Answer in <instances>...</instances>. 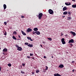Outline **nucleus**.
Here are the masks:
<instances>
[{
    "mask_svg": "<svg viewBox=\"0 0 76 76\" xmlns=\"http://www.w3.org/2000/svg\"><path fill=\"white\" fill-rule=\"evenodd\" d=\"M63 34L61 33V36H63Z\"/></svg>",
    "mask_w": 76,
    "mask_h": 76,
    "instance_id": "obj_48",
    "label": "nucleus"
},
{
    "mask_svg": "<svg viewBox=\"0 0 76 76\" xmlns=\"http://www.w3.org/2000/svg\"><path fill=\"white\" fill-rule=\"evenodd\" d=\"M1 68L0 67V72L1 71Z\"/></svg>",
    "mask_w": 76,
    "mask_h": 76,
    "instance_id": "obj_43",
    "label": "nucleus"
},
{
    "mask_svg": "<svg viewBox=\"0 0 76 76\" xmlns=\"http://www.w3.org/2000/svg\"><path fill=\"white\" fill-rule=\"evenodd\" d=\"M52 58H53V56H52Z\"/></svg>",
    "mask_w": 76,
    "mask_h": 76,
    "instance_id": "obj_52",
    "label": "nucleus"
},
{
    "mask_svg": "<svg viewBox=\"0 0 76 76\" xmlns=\"http://www.w3.org/2000/svg\"><path fill=\"white\" fill-rule=\"evenodd\" d=\"M65 4L66 5V6H69V5H71V3H66Z\"/></svg>",
    "mask_w": 76,
    "mask_h": 76,
    "instance_id": "obj_15",
    "label": "nucleus"
},
{
    "mask_svg": "<svg viewBox=\"0 0 76 76\" xmlns=\"http://www.w3.org/2000/svg\"><path fill=\"white\" fill-rule=\"evenodd\" d=\"M4 35L5 36H6L7 35V33L6 31H5V32H4Z\"/></svg>",
    "mask_w": 76,
    "mask_h": 76,
    "instance_id": "obj_25",
    "label": "nucleus"
},
{
    "mask_svg": "<svg viewBox=\"0 0 76 76\" xmlns=\"http://www.w3.org/2000/svg\"><path fill=\"white\" fill-rule=\"evenodd\" d=\"M72 1H75V0H72Z\"/></svg>",
    "mask_w": 76,
    "mask_h": 76,
    "instance_id": "obj_44",
    "label": "nucleus"
},
{
    "mask_svg": "<svg viewBox=\"0 0 76 76\" xmlns=\"http://www.w3.org/2000/svg\"><path fill=\"white\" fill-rule=\"evenodd\" d=\"M33 55V54H32V53H30V56H32Z\"/></svg>",
    "mask_w": 76,
    "mask_h": 76,
    "instance_id": "obj_33",
    "label": "nucleus"
},
{
    "mask_svg": "<svg viewBox=\"0 0 76 76\" xmlns=\"http://www.w3.org/2000/svg\"><path fill=\"white\" fill-rule=\"evenodd\" d=\"M37 17H38V15H37Z\"/></svg>",
    "mask_w": 76,
    "mask_h": 76,
    "instance_id": "obj_53",
    "label": "nucleus"
},
{
    "mask_svg": "<svg viewBox=\"0 0 76 76\" xmlns=\"http://www.w3.org/2000/svg\"><path fill=\"white\" fill-rule=\"evenodd\" d=\"M27 39L28 40H30L31 39V37H27Z\"/></svg>",
    "mask_w": 76,
    "mask_h": 76,
    "instance_id": "obj_23",
    "label": "nucleus"
},
{
    "mask_svg": "<svg viewBox=\"0 0 76 76\" xmlns=\"http://www.w3.org/2000/svg\"><path fill=\"white\" fill-rule=\"evenodd\" d=\"M32 75H34V73L33 72H32Z\"/></svg>",
    "mask_w": 76,
    "mask_h": 76,
    "instance_id": "obj_40",
    "label": "nucleus"
},
{
    "mask_svg": "<svg viewBox=\"0 0 76 76\" xmlns=\"http://www.w3.org/2000/svg\"><path fill=\"white\" fill-rule=\"evenodd\" d=\"M17 50L19 51H21L22 50V48L21 47H19L17 48Z\"/></svg>",
    "mask_w": 76,
    "mask_h": 76,
    "instance_id": "obj_7",
    "label": "nucleus"
},
{
    "mask_svg": "<svg viewBox=\"0 0 76 76\" xmlns=\"http://www.w3.org/2000/svg\"><path fill=\"white\" fill-rule=\"evenodd\" d=\"M65 17V16H63V17L64 18Z\"/></svg>",
    "mask_w": 76,
    "mask_h": 76,
    "instance_id": "obj_49",
    "label": "nucleus"
},
{
    "mask_svg": "<svg viewBox=\"0 0 76 76\" xmlns=\"http://www.w3.org/2000/svg\"><path fill=\"white\" fill-rule=\"evenodd\" d=\"M67 7H64L63 8V11H65V10H67Z\"/></svg>",
    "mask_w": 76,
    "mask_h": 76,
    "instance_id": "obj_13",
    "label": "nucleus"
},
{
    "mask_svg": "<svg viewBox=\"0 0 76 76\" xmlns=\"http://www.w3.org/2000/svg\"><path fill=\"white\" fill-rule=\"evenodd\" d=\"M42 13H40L38 15V18L39 20H40L42 18Z\"/></svg>",
    "mask_w": 76,
    "mask_h": 76,
    "instance_id": "obj_1",
    "label": "nucleus"
},
{
    "mask_svg": "<svg viewBox=\"0 0 76 76\" xmlns=\"http://www.w3.org/2000/svg\"><path fill=\"white\" fill-rule=\"evenodd\" d=\"M8 50L6 48H4L3 50V52H7Z\"/></svg>",
    "mask_w": 76,
    "mask_h": 76,
    "instance_id": "obj_6",
    "label": "nucleus"
},
{
    "mask_svg": "<svg viewBox=\"0 0 76 76\" xmlns=\"http://www.w3.org/2000/svg\"><path fill=\"white\" fill-rule=\"evenodd\" d=\"M21 31L23 35L24 36H26V34L25 32H24L23 31H22V30H21Z\"/></svg>",
    "mask_w": 76,
    "mask_h": 76,
    "instance_id": "obj_11",
    "label": "nucleus"
},
{
    "mask_svg": "<svg viewBox=\"0 0 76 76\" xmlns=\"http://www.w3.org/2000/svg\"><path fill=\"white\" fill-rule=\"evenodd\" d=\"M25 45H28V43L27 42H25Z\"/></svg>",
    "mask_w": 76,
    "mask_h": 76,
    "instance_id": "obj_28",
    "label": "nucleus"
},
{
    "mask_svg": "<svg viewBox=\"0 0 76 76\" xmlns=\"http://www.w3.org/2000/svg\"><path fill=\"white\" fill-rule=\"evenodd\" d=\"M21 18H24V16H22V15H21Z\"/></svg>",
    "mask_w": 76,
    "mask_h": 76,
    "instance_id": "obj_30",
    "label": "nucleus"
},
{
    "mask_svg": "<svg viewBox=\"0 0 76 76\" xmlns=\"http://www.w3.org/2000/svg\"><path fill=\"white\" fill-rule=\"evenodd\" d=\"M27 58H28L30 59V56H27Z\"/></svg>",
    "mask_w": 76,
    "mask_h": 76,
    "instance_id": "obj_36",
    "label": "nucleus"
},
{
    "mask_svg": "<svg viewBox=\"0 0 76 76\" xmlns=\"http://www.w3.org/2000/svg\"><path fill=\"white\" fill-rule=\"evenodd\" d=\"M44 58H46V57L45 56H44Z\"/></svg>",
    "mask_w": 76,
    "mask_h": 76,
    "instance_id": "obj_39",
    "label": "nucleus"
},
{
    "mask_svg": "<svg viewBox=\"0 0 76 76\" xmlns=\"http://www.w3.org/2000/svg\"><path fill=\"white\" fill-rule=\"evenodd\" d=\"M30 40H31V41H33V40H32V39H30Z\"/></svg>",
    "mask_w": 76,
    "mask_h": 76,
    "instance_id": "obj_41",
    "label": "nucleus"
},
{
    "mask_svg": "<svg viewBox=\"0 0 76 76\" xmlns=\"http://www.w3.org/2000/svg\"><path fill=\"white\" fill-rule=\"evenodd\" d=\"M36 31L34 32V31H33V34H35V33L36 34Z\"/></svg>",
    "mask_w": 76,
    "mask_h": 76,
    "instance_id": "obj_31",
    "label": "nucleus"
},
{
    "mask_svg": "<svg viewBox=\"0 0 76 76\" xmlns=\"http://www.w3.org/2000/svg\"><path fill=\"white\" fill-rule=\"evenodd\" d=\"M70 33L72 34L74 36H75L76 35V34L75 32L72 31H70Z\"/></svg>",
    "mask_w": 76,
    "mask_h": 76,
    "instance_id": "obj_8",
    "label": "nucleus"
},
{
    "mask_svg": "<svg viewBox=\"0 0 76 76\" xmlns=\"http://www.w3.org/2000/svg\"><path fill=\"white\" fill-rule=\"evenodd\" d=\"M48 12L50 15H52L53 13V11L51 9H49L48 10Z\"/></svg>",
    "mask_w": 76,
    "mask_h": 76,
    "instance_id": "obj_2",
    "label": "nucleus"
},
{
    "mask_svg": "<svg viewBox=\"0 0 76 76\" xmlns=\"http://www.w3.org/2000/svg\"><path fill=\"white\" fill-rule=\"evenodd\" d=\"M67 36V35H65V36H66V37Z\"/></svg>",
    "mask_w": 76,
    "mask_h": 76,
    "instance_id": "obj_54",
    "label": "nucleus"
},
{
    "mask_svg": "<svg viewBox=\"0 0 76 76\" xmlns=\"http://www.w3.org/2000/svg\"><path fill=\"white\" fill-rule=\"evenodd\" d=\"M48 39L50 40V41L52 40V39L51 38H48Z\"/></svg>",
    "mask_w": 76,
    "mask_h": 76,
    "instance_id": "obj_27",
    "label": "nucleus"
},
{
    "mask_svg": "<svg viewBox=\"0 0 76 76\" xmlns=\"http://www.w3.org/2000/svg\"><path fill=\"white\" fill-rule=\"evenodd\" d=\"M72 63H74V61H73L72 62Z\"/></svg>",
    "mask_w": 76,
    "mask_h": 76,
    "instance_id": "obj_42",
    "label": "nucleus"
},
{
    "mask_svg": "<svg viewBox=\"0 0 76 76\" xmlns=\"http://www.w3.org/2000/svg\"><path fill=\"white\" fill-rule=\"evenodd\" d=\"M68 13L69 15H71V12H68Z\"/></svg>",
    "mask_w": 76,
    "mask_h": 76,
    "instance_id": "obj_34",
    "label": "nucleus"
},
{
    "mask_svg": "<svg viewBox=\"0 0 76 76\" xmlns=\"http://www.w3.org/2000/svg\"><path fill=\"white\" fill-rule=\"evenodd\" d=\"M12 38L13 39H15V40H16V38L15 37V36H13V37H12Z\"/></svg>",
    "mask_w": 76,
    "mask_h": 76,
    "instance_id": "obj_22",
    "label": "nucleus"
},
{
    "mask_svg": "<svg viewBox=\"0 0 76 76\" xmlns=\"http://www.w3.org/2000/svg\"><path fill=\"white\" fill-rule=\"evenodd\" d=\"M40 34V33L39 31H37L36 32V34L37 35H39Z\"/></svg>",
    "mask_w": 76,
    "mask_h": 76,
    "instance_id": "obj_12",
    "label": "nucleus"
},
{
    "mask_svg": "<svg viewBox=\"0 0 76 76\" xmlns=\"http://www.w3.org/2000/svg\"><path fill=\"white\" fill-rule=\"evenodd\" d=\"M46 68L45 69L46 71V70H48V67L47 66H46Z\"/></svg>",
    "mask_w": 76,
    "mask_h": 76,
    "instance_id": "obj_29",
    "label": "nucleus"
},
{
    "mask_svg": "<svg viewBox=\"0 0 76 76\" xmlns=\"http://www.w3.org/2000/svg\"><path fill=\"white\" fill-rule=\"evenodd\" d=\"M4 24L5 25H6L7 24V23L6 22H4Z\"/></svg>",
    "mask_w": 76,
    "mask_h": 76,
    "instance_id": "obj_32",
    "label": "nucleus"
},
{
    "mask_svg": "<svg viewBox=\"0 0 76 76\" xmlns=\"http://www.w3.org/2000/svg\"><path fill=\"white\" fill-rule=\"evenodd\" d=\"M72 7L73 8H75L76 7V4L72 5Z\"/></svg>",
    "mask_w": 76,
    "mask_h": 76,
    "instance_id": "obj_19",
    "label": "nucleus"
},
{
    "mask_svg": "<svg viewBox=\"0 0 76 76\" xmlns=\"http://www.w3.org/2000/svg\"><path fill=\"white\" fill-rule=\"evenodd\" d=\"M1 50V48H0V50Z\"/></svg>",
    "mask_w": 76,
    "mask_h": 76,
    "instance_id": "obj_56",
    "label": "nucleus"
},
{
    "mask_svg": "<svg viewBox=\"0 0 76 76\" xmlns=\"http://www.w3.org/2000/svg\"><path fill=\"white\" fill-rule=\"evenodd\" d=\"M7 65L9 67H11V64H7Z\"/></svg>",
    "mask_w": 76,
    "mask_h": 76,
    "instance_id": "obj_24",
    "label": "nucleus"
},
{
    "mask_svg": "<svg viewBox=\"0 0 76 76\" xmlns=\"http://www.w3.org/2000/svg\"><path fill=\"white\" fill-rule=\"evenodd\" d=\"M22 65L24 66H25V64H22Z\"/></svg>",
    "mask_w": 76,
    "mask_h": 76,
    "instance_id": "obj_37",
    "label": "nucleus"
},
{
    "mask_svg": "<svg viewBox=\"0 0 76 76\" xmlns=\"http://www.w3.org/2000/svg\"><path fill=\"white\" fill-rule=\"evenodd\" d=\"M38 30V29L37 28H34V31H37Z\"/></svg>",
    "mask_w": 76,
    "mask_h": 76,
    "instance_id": "obj_16",
    "label": "nucleus"
},
{
    "mask_svg": "<svg viewBox=\"0 0 76 76\" xmlns=\"http://www.w3.org/2000/svg\"><path fill=\"white\" fill-rule=\"evenodd\" d=\"M61 42H62V43L64 45L66 44V42L64 41V39L63 38H62L61 39Z\"/></svg>",
    "mask_w": 76,
    "mask_h": 76,
    "instance_id": "obj_4",
    "label": "nucleus"
},
{
    "mask_svg": "<svg viewBox=\"0 0 76 76\" xmlns=\"http://www.w3.org/2000/svg\"><path fill=\"white\" fill-rule=\"evenodd\" d=\"M39 71L38 70H36V73H39Z\"/></svg>",
    "mask_w": 76,
    "mask_h": 76,
    "instance_id": "obj_26",
    "label": "nucleus"
},
{
    "mask_svg": "<svg viewBox=\"0 0 76 76\" xmlns=\"http://www.w3.org/2000/svg\"><path fill=\"white\" fill-rule=\"evenodd\" d=\"M18 37L20 38V35H18Z\"/></svg>",
    "mask_w": 76,
    "mask_h": 76,
    "instance_id": "obj_45",
    "label": "nucleus"
},
{
    "mask_svg": "<svg viewBox=\"0 0 76 76\" xmlns=\"http://www.w3.org/2000/svg\"><path fill=\"white\" fill-rule=\"evenodd\" d=\"M13 34H14V35H16V34H17L16 32L15 31H13Z\"/></svg>",
    "mask_w": 76,
    "mask_h": 76,
    "instance_id": "obj_21",
    "label": "nucleus"
},
{
    "mask_svg": "<svg viewBox=\"0 0 76 76\" xmlns=\"http://www.w3.org/2000/svg\"><path fill=\"white\" fill-rule=\"evenodd\" d=\"M72 19V18L69 17H68L67 18V20H71Z\"/></svg>",
    "mask_w": 76,
    "mask_h": 76,
    "instance_id": "obj_20",
    "label": "nucleus"
},
{
    "mask_svg": "<svg viewBox=\"0 0 76 76\" xmlns=\"http://www.w3.org/2000/svg\"><path fill=\"white\" fill-rule=\"evenodd\" d=\"M3 6H4V10L6 9L7 7L6 5V4H4Z\"/></svg>",
    "mask_w": 76,
    "mask_h": 76,
    "instance_id": "obj_18",
    "label": "nucleus"
},
{
    "mask_svg": "<svg viewBox=\"0 0 76 76\" xmlns=\"http://www.w3.org/2000/svg\"><path fill=\"white\" fill-rule=\"evenodd\" d=\"M75 71L74 69L73 70H72V72H74V71Z\"/></svg>",
    "mask_w": 76,
    "mask_h": 76,
    "instance_id": "obj_47",
    "label": "nucleus"
},
{
    "mask_svg": "<svg viewBox=\"0 0 76 76\" xmlns=\"http://www.w3.org/2000/svg\"><path fill=\"white\" fill-rule=\"evenodd\" d=\"M32 31V29L30 28H28L26 30V32L27 33L31 32Z\"/></svg>",
    "mask_w": 76,
    "mask_h": 76,
    "instance_id": "obj_3",
    "label": "nucleus"
},
{
    "mask_svg": "<svg viewBox=\"0 0 76 76\" xmlns=\"http://www.w3.org/2000/svg\"><path fill=\"white\" fill-rule=\"evenodd\" d=\"M16 48H18L19 47L18 46V45H16Z\"/></svg>",
    "mask_w": 76,
    "mask_h": 76,
    "instance_id": "obj_35",
    "label": "nucleus"
},
{
    "mask_svg": "<svg viewBox=\"0 0 76 76\" xmlns=\"http://www.w3.org/2000/svg\"><path fill=\"white\" fill-rule=\"evenodd\" d=\"M68 12L67 11H65L63 13L64 15H66L67 14Z\"/></svg>",
    "mask_w": 76,
    "mask_h": 76,
    "instance_id": "obj_17",
    "label": "nucleus"
},
{
    "mask_svg": "<svg viewBox=\"0 0 76 76\" xmlns=\"http://www.w3.org/2000/svg\"><path fill=\"white\" fill-rule=\"evenodd\" d=\"M34 59V57L32 58V59H33V60Z\"/></svg>",
    "mask_w": 76,
    "mask_h": 76,
    "instance_id": "obj_46",
    "label": "nucleus"
},
{
    "mask_svg": "<svg viewBox=\"0 0 76 76\" xmlns=\"http://www.w3.org/2000/svg\"><path fill=\"white\" fill-rule=\"evenodd\" d=\"M21 73H22V74H24V72H23L22 71H21Z\"/></svg>",
    "mask_w": 76,
    "mask_h": 76,
    "instance_id": "obj_38",
    "label": "nucleus"
},
{
    "mask_svg": "<svg viewBox=\"0 0 76 76\" xmlns=\"http://www.w3.org/2000/svg\"><path fill=\"white\" fill-rule=\"evenodd\" d=\"M41 46L42 47V45H41Z\"/></svg>",
    "mask_w": 76,
    "mask_h": 76,
    "instance_id": "obj_51",
    "label": "nucleus"
},
{
    "mask_svg": "<svg viewBox=\"0 0 76 76\" xmlns=\"http://www.w3.org/2000/svg\"><path fill=\"white\" fill-rule=\"evenodd\" d=\"M74 43V41L73 39H72L71 40H69V43Z\"/></svg>",
    "mask_w": 76,
    "mask_h": 76,
    "instance_id": "obj_5",
    "label": "nucleus"
},
{
    "mask_svg": "<svg viewBox=\"0 0 76 76\" xmlns=\"http://www.w3.org/2000/svg\"><path fill=\"white\" fill-rule=\"evenodd\" d=\"M28 46L30 47H32L33 46L32 44H29L28 45Z\"/></svg>",
    "mask_w": 76,
    "mask_h": 76,
    "instance_id": "obj_14",
    "label": "nucleus"
},
{
    "mask_svg": "<svg viewBox=\"0 0 76 76\" xmlns=\"http://www.w3.org/2000/svg\"><path fill=\"white\" fill-rule=\"evenodd\" d=\"M59 67L62 68L64 67V66L63 64H60L58 66Z\"/></svg>",
    "mask_w": 76,
    "mask_h": 76,
    "instance_id": "obj_9",
    "label": "nucleus"
},
{
    "mask_svg": "<svg viewBox=\"0 0 76 76\" xmlns=\"http://www.w3.org/2000/svg\"><path fill=\"white\" fill-rule=\"evenodd\" d=\"M2 54L4 55H5L4 53H3Z\"/></svg>",
    "mask_w": 76,
    "mask_h": 76,
    "instance_id": "obj_50",
    "label": "nucleus"
},
{
    "mask_svg": "<svg viewBox=\"0 0 76 76\" xmlns=\"http://www.w3.org/2000/svg\"><path fill=\"white\" fill-rule=\"evenodd\" d=\"M71 45L72 46V44H71Z\"/></svg>",
    "mask_w": 76,
    "mask_h": 76,
    "instance_id": "obj_55",
    "label": "nucleus"
},
{
    "mask_svg": "<svg viewBox=\"0 0 76 76\" xmlns=\"http://www.w3.org/2000/svg\"><path fill=\"white\" fill-rule=\"evenodd\" d=\"M54 76H61L60 74H59L58 73H56L54 74Z\"/></svg>",
    "mask_w": 76,
    "mask_h": 76,
    "instance_id": "obj_10",
    "label": "nucleus"
}]
</instances>
